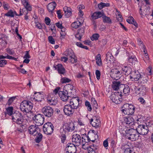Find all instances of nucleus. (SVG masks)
<instances>
[{
  "instance_id": "nucleus-46",
  "label": "nucleus",
  "mask_w": 153,
  "mask_h": 153,
  "mask_svg": "<svg viewBox=\"0 0 153 153\" xmlns=\"http://www.w3.org/2000/svg\"><path fill=\"white\" fill-rule=\"evenodd\" d=\"M19 12V14L18 15V16H22L23 15H27L28 13V12L27 10L25 8H23L22 9H20Z\"/></svg>"
},
{
  "instance_id": "nucleus-24",
  "label": "nucleus",
  "mask_w": 153,
  "mask_h": 153,
  "mask_svg": "<svg viewBox=\"0 0 153 153\" xmlns=\"http://www.w3.org/2000/svg\"><path fill=\"white\" fill-rule=\"evenodd\" d=\"M123 84H122L119 81H114L113 82L112 87L113 90L120 91L121 88L120 86Z\"/></svg>"
},
{
  "instance_id": "nucleus-30",
  "label": "nucleus",
  "mask_w": 153,
  "mask_h": 153,
  "mask_svg": "<svg viewBox=\"0 0 153 153\" xmlns=\"http://www.w3.org/2000/svg\"><path fill=\"white\" fill-rule=\"evenodd\" d=\"M103 14H104L103 13L100 11L96 12L92 14L91 18L93 19H96L102 16Z\"/></svg>"
},
{
  "instance_id": "nucleus-48",
  "label": "nucleus",
  "mask_w": 153,
  "mask_h": 153,
  "mask_svg": "<svg viewBox=\"0 0 153 153\" xmlns=\"http://www.w3.org/2000/svg\"><path fill=\"white\" fill-rule=\"evenodd\" d=\"M81 25V24L79 22L77 21L71 24V26L73 27L77 28Z\"/></svg>"
},
{
  "instance_id": "nucleus-5",
  "label": "nucleus",
  "mask_w": 153,
  "mask_h": 153,
  "mask_svg": "<svg viewBox=\"0 0 153 153\" xmlns=\"http://www.w3.org/2000/svg\"><path fill=\"white\" fill-rule=\"evenodd\" d=\"M12 120L17 124H21L23 120L22 114L18 111H16L13 114Z\"/></svg>"
},
{
  "instance_id": "nucleus-58",
  "label": "nucleus",
  "mask_w": 153,
  "mask_h": 153,
  "mask_svg": "<svg viewBox=\"0 0 153 153\" xmlns=\"http://www.w3.org/2000/svg\"><path fill=\"white\" fill-rule=\"evenodd\" d=\"M95 74L96 76V77L97 79L99 80L100 78V72L98 70H97L96 71Z\"/></svg>"
},
{
  "instance_id": "nucleus-63",
  "label": "nucleus",
  "mask_w": 153,
  "mask_h": 153,
  "mask_svg": "<svg viewBox=\"0 0 153 153\" xmlns=\"http://www.w3.org/2000/svg\"><path fill=\"white\" fill-rule=\"evenodd\" d=\"M66 136L64 134H62L61 136V142L62 143H64L66 140Z\"/></svg>"
},
{
  "instance_id": "nucleus-11",
  "label": "nucleus",
  "mask_w": 153,
  "mask_h": 153,
  "mask_svg": "<svg viewBox=\"0 0 153 153\" xmlns=\"http://www.w3.org/2000/svg\"><path fill=\"white\" fill-rule=\"evenodd\" d=\"M106 60L108 62L107 64V66L109 68H112L114 67L115 65L114 64V60L113 56L112 55L111 53L108 52L106 54Z\"/></svg>"
},
{
  "instance_id": "nucleus-20",
  "label": "nucleus",
  "mask_w": 153,
  "mask_h": 153,
  "mask_svg": "<svg viewBox=\"0 0 153 153\" xmlns=\"http://www.w3.org/2000/svg\"><path fill=\"white\" fill-rule=\"evenodd\" d=\"M65 131L68 132L72 131L74 130L75 126L73 123H70L66 124L63 127Z\"/></svg>"
},
{
  "instance_id": "nucleus-33",
  "label": "nucleus",
  "mask_w": 153,
  "mask_h": 153,
  "mask_svg": "<svg viewBox=\"0 0 153 153\" xmlns=\"http://www.w3.org/2000/svg\"><path fill=\"white\" fill-rule=\"evenodd\" d=\"M86 149L88 153H96V150L97 148H96V145H93V146H91L88 147H86Z\"/></svg>"
},
{
  "instance_id": "nucleus-27",
  "label": "nucleus",
  "mask_w": 153,
  "mask_h": 153,
  "mask_svg": "<svg viewBox=\"0 0 153 153\" xmlns=\"http://www.w3.org/2000/svg\"><path fill=\"white\" fill-rule=\"evenodd\" d=\"M21 2L22 4L24 6L25 8L28 11H31L32 10V7L30 5L28 1L27 0H21Z\"/></svg>"
},
{
  "instance_id": "nucleus-64",
  "label": "nucleus",
  "mask_w": 153,
  "mask_h": 153,
  "mask_svg": "<svg viewBox=\"0 0 153 153\" xmlns=\"http://www.w3.org/2000/svg\"><path fill=\"white\" fill-rule=\"evenodd\" d=\"M76 145H74V143H68L67 145L66 148H68L71 147H76Z\"/></svg>"
},
{
  "instance_id": "nucleus-32",
  "label": "nucleus",
  "mask_w": 153,
  "mask_h": 153,
  "mask_svg": "<svg viewBox=\"0 0 153 153\" xmlns=\"http://www.w3.org/2000/svg\"><path fill=\"white\" fill-rule=\"evenodd\" d=\"M63 9L67 17H68L71 15V9L70 8L65 6L63 8Z\"/></svg>"
},
{
  "instance_id": "nucleus-39",
  "label": "nucleus",
  "mask_w": 153,
  "mask_h": 153,
  "mask_svg": "<svg viewBox=\"0 0 153 153\" xmlns=\"http://www.w3.org/2000/svg\"><path fill=\"white\" fill-rule=\"evenodd\" d=\"M96 63L97 65L100 66L102 65V62L101 58V55L100 54H98L96 57Z\"/></svg>"
},
{
  "instance_id": "nucleus-49",
  "label": "nucleus",
  "mask_w": 153,
  "mask_h": 153,
  "mask_svg": "<svg viewBox=\"0 0 153 153\" xmlns=\"http://www.w3.org/2000/svg\"><path fill=\"white\" fill-rule=\"evenodd\" d=\"M71 81V79L66 77H63L61 79V82L62 83H68Z\"/></svg>"
},
{
  "instance_id": "nucleus-8",
  "label": "nucleus",
  "mask_w": 153,
  "mask_h": 153,
  "mask_svg": "<svg viewBox=\"0 0 153 153\" xmlns=\"http://www.w3.org/2000/svg\"><path fill=\"white\" fill-rule=\"evenodd\" d=\"M54 126L52 123L48 122L45 124L43 127V130L44 133L47 134H51L53 133Z\"/></svg>"
},
{
  "instance_id": "nucleus-54",
  "label": "nucleus",
  "mask_w": 153,
  "mask_h": 153,
  "mask_svg": "<svg viewBox=\"0 0 153 153\" xmlns=\"http://www.w3.org/2000/svg\"><path fill=\"white\" fill-rule=\"evenodd\" d=\"M111 146L113 149L116 147V143L114 140L111 139Z\"/></svg>"
},
{
  "instance_id": "nucleus-61",
  "label": "nucleus",
  "mask_w": 153,
  "mask_h": 153,
  "mask_svg": "<svg viewBox=\"0 0 153 153\" xmlns=\"http://www.w3.org/2000/svg\"><path fill=\"white\" fill-rule=\"evenodd\" d=\"M3 7L4 9L5 10H8L9 8L10 7L9 6V5L7 4H6L5 2H4L3 4Z\"/></svg>"
},
{
  "instance_id": "nucleus-34",
  "label": "nucleus",
  "mask_w": 153,
  "mask_h": 153,
  "mask_svg": "<svg viewBox=\"0 0 153 153\" xmlns=\"http://www.w3.org/2000/svg\"><path fill=\"white\" fill-rule=\"evenodd\" d=\"M74 53L71 49H67L64 52V55L68 57V58L74 56Z\"/></svg>"
},
{
  "instance_id": "nucleus-22",
  "label": "nucleus",
  "mask_w": 153,
  "mask_h": 153,
  "mask_svg": "<svg viewBox=\"0 0 153 153\" xmlns=\"http://www.w3.org/2000/svg\"><path fill=\"white\" fill-rule=\"evenodd\" d=\"M91 119L90 120V123L92 126L97 128H100L101 127V122L100 120L99 119Z\"/></svg>"
},
{
  "instance_id": "nucleus-9",
  "label": "nucleus",
  "mask_w": 153,
  "mask_h": 153,
  "mask_svg": "<svg viewBox=\"0 0 153 153\" xmlns=\"http://www.w3.org/2000/svg\"><path fill=\"white\" fill-rule=\"evenodd\" d=\"M149 126L143 125H139L137 128L138 134L142 135L146 134L149 131Z\"/></svg>"
},
{
  "instance_id": "nucleus-26",
  "label": "nucleus",
  "mask_w": 153,
  "mask_h": 153,
  "mask_svg": "<svg viewBox=\"0 0 153 153\" xmlns=\"http://www.w3.org/2000/svg\"><path fill=\"white\" fill-rule=\"evenodd\" d=\"M68 94L67 92L63 91H59L58 94L61 99L64 101H66L68 100Z\"/></svg>"
},
{
  "instance_id": "nucleus-36",
  "label": "nucleus",
  "mask_w": 153,
  "mask_h": 153,
  "mask_svg": "<svg viewBox=\"0 0 153 153\" xmlns=\"http://www.w3.org/2000/svg\"><path fill=\"white\" fill-rule=\"evenodd\" d=\"M47 100L48 103L50 105H55L57 103V101L56 100H55V98H48L47 99Z\"/></svg>"
},
{
  "instance_id": "nucleus-13",
  "label": "nucleus",
  "mask_w": 153,
  "mask_h": 153,
  "mask_svg": "<svg viewBox=\"0 0 153 153\" xmlns=\"http://www.w3.org/2000/svg\"><path fill=\"white\" fill-rule=\"evenodd\" d=\"M72 142L76 146H79L82 143L81 137L78 134H73L72 138Z\"/></svg>"
},
{
  "instance_id": "nucleus-6",
  "label": "nucleus",
  "mask_w": 153,
  "mask_h": 153,
  "mask_svg": "<svg viewBox=\"0 0 153 153\" xmlns=\"http://www.w3.org/2000/svg\"><path fill=\"white\" fill-rule=\"evenodd\" d=\"M145 7L143 11L140 12V15L142 16H146L149 19H152L153 18V11L151 10L149 6H146Z\"/></svg>"
},
{
  "instance_id": "nucleus-40",
  "label": "nucleus",
  "mask_w": 153,
  "mask_h": 153,
  "mask_svg": "<svg viewBox=\"0 0 153 153\" xmlns=\"http://www.w3.org/2000/svg\"><path fill=\"white\" fill-rule=\"evenodd\" d=\"M146 89L145 85H142L140 87V91L139 94L142 95H144L146 92Z\"/></svg>"
},
{
  "instance_id": "nucleus-18",
  "label": "nucleus",
  "mask_w": 153,
  "mask_h": 153,
  "mask_svg": "<svg viewBox=\"0 0 153 153\" xmlns=\"http://www.w3.org/2000/svg\"><path fill=\"white\" fill-rule=\"evenodd\" d=\"M89 134L87 136L86 134H83L81 137L82 139V148L84 149H86V147H84L85 145H88V143L89 142Z\"/></svg>"
},
{
  "instance_id": "nucleus-59",
  "label": "nucleus",
  "mask_w": 153,
  "mask_h": 153,
  "mask_svg": "<svg viewBox=\"0 0 153 153\" xmlns=\"http://www.w3.org/2000/svg\"><path fill=\"white\" fill-rule=\"evenodd\" d=\"M56 26L59 28L60 29L62 27V22H59L55 24Z\"/></svg>"
},
{
  "instance_id": "nucleus-28",
  "label": "nucleus",
  "mask_w": 153,
  "mask_h": 153,
  "mask_svg": "<svg viewBox=\"0 0 153 153\" xmlns=\"http://www.w3.org/2000/svg\"><path fill=\"white\" fill-rule=\"evenodd\" d=\"M128 145L126 144L122 146V149L124 150L123 153H135L133 148H128Z\"/></svg>"
},
{
  "instance_id": "nucleus-29",
  "label": "nucleus",
  "mask_w": 153,
  "mask_h": 153,
  "mask_svg": "<svg viewBox=\"0 0 153 153\" xmlns=\"http://www.w3.org/2000/svg\"><path fill=\"white\" fill-rule=\"evenodd\" d=\"M56 6L55 1H53L49 4L47 6V9L50 12L52 13Z\"/></svg>"
},
{
  "instance_id": "nucleus-56",
  "label": "nucleus",
  "mask_w": 153,
  "mask_h": 153,
  "mask_svg": "<svg viewBox=\"0 0 153 153\" xmlns=\"http://www.w3.org/2000/svg\"><path fill=\"white\" fill-rule=\"evenodd\" d=\"M48 40L49 42L51 44H54L55 43V42L54 39L52 36H49L48 37Z\"/></svg>"
},
{
  "instance_id": "nucleus-31",
  "label": "nucleus",
  "mask_w": 153,
  "mask_h": 153,
  "mask_svg": "<svg viewBox=\"0 0 153 153\" xmlns=\"http://www.w3.org/2000/svg\"><path fill=\"white\" fill-rule=\"evenodd\" d=\"M123 70L125 72V74L128 75H130L132 71L131 68L128 66H124L122 68Z\"/></svg>"
},
{
  "instance_id": "nucleus-7",
  "label": "nucleus",
  "mask_w": 153,
  "mask_h": 153,
  "mask_svg": "<svg viewBox=\"0 0 153 153\" xmlns=\"http://www.w3.org/2000/svg\"><path fill=\"white\" fill-rule=\"evenodd\" d=\"M33 119L35 122L37 126H41L44 122V115L40 114L35 115L33 118Z\"/></svg>"
},
{
  "instance_id": "nucleus-4",
  "label": "nucleus",
  "mask_w": 153,
  "mask_h": 153,
  "mask_svg": "<svg viewBox=\"0 0 153 153\" xmlns=\"http://www.w3.org/2000/svg\"><path fill=\"white\" fill-rule=\"evenodd\" d=\"M110 98L113 102L116 104L120 103L123 100L122 94L118 91L112 94L110 97Z\"/></svg>"
},
{
  "instance_id": "nucleus-21",
  "label": "nucleus",
  "mask_w": 153,
  "mask_h": 153,
  "mask_svg": "<svg viewBox=\"0 0 153 153\" xmlns=\"http://www.w3.org/2000/svg\"><path fill=\"white\" fill-rule=\"evenodd\" d=\"M121 87V88L120 90V93L122 94V91H123V93L125 95V96L128 95L130 93V88L129 86L127 85H125L123 84V85H121L120 86Z\"/></svg>"
},
{
  "instance_id": "nucleus-2",
  "label": "nucleus",
  "mask_w": 153,
  "mask_h": 153,
  "mask_svg": "<svg viewBox=\"0 0 153 153\" xmlns=\"http://www.w3.org/2000/svg\"><path fill=\"white\" fill-rule=\"evenodd\" d=\"M126 133V136L128 139L132 141L135 140L139 137V134L137 129L130 128L126 131H125Z\"/></svg>"
},
{
  "instance_id": "nucleus-25",
  "label": "nucleus",
  "mask_w": 153,
  "mask_h": 153,
  "mask_svg": "<svg viewBox=\"0 0 153 153\" xmlns=\"http://www.w3.org/2000/svg\"><path fill=\"white\" fill-rule=\"evenodd\" d=\"M124 122L126 124L132 126L134 124V119L131 117H126L123 118Z\"/></svg>"
},
{
  "instance_id": "nucleus-44",
  "label": "nucleus",
  "mask_w": 153,
  "mask_h": 153,
  "mask_svg": "<svg viewBox=\"0 0 153 153\" xmlns=\"http://www.w3.org/2000/svg\"><path fill=\"white\" fill-rule=\"evenodd\" d=\"M36 136V137L35 139V142L37 143H39L42 140V135L41 133L38 132V133L37 134Z\"/></svg>"
},
{
  "instance_id": "nucleus-23",
  "label": "nucleus",
  "mask_w": 153,
  "mask_h": 153,
  "mask_svg": "<svg viewBox=\"0 0 153 153\" xmlns=\"http://www.w3.org/2000/svg\"><path fill=\"white\" fill-rule=\"evenodd\" d=\"M85 32L84 27L79 29L77 30V33L75 35L76 38L80 41L82 37L84 34Z\"/></svg>"
},
{
  "instance_id": "nucleus-55",
  "label": "nucleus",
  "mask_w": 153,
  "mask_h": 153,
  "mask_svg": "<svg viewBox=\"0 0 153 153\" xmlns=\"http://www.w3.org/2000/svg\"><path fill=\"white\" fill-rule=\"evenodd\" d=\"M91 102L92 104L93 105L94 107L96 108H97V104L94 98H93L91 99Z\"/></svg>"
},
{
  "instance_id": "nucleus-52",
  "label": "nucleus",
  "mask_w": 153,
  "mask_h": 153,
  "mask_svg": "<svg viewBox=\"0 0 153 153\" xmlns=\"http://www.w3.org/2000/svg\"><path fill=\"white\" fill-rule=\"evenodd\" d=\"M85 104L86 106L87 107L88 110L89 111H91L92 108L90 102L88 101H86Z\"/></svg>"
},
{
  "instance_id": "nucleus-1",
  "label": "nucleus",
  "mask_w": 153,
  "mask_h": 153,
  "mask_svg": "<svg viewBox=\"0 0 153 153\" xmlns=\"http://www.w3.org/2000/svg\"><path fill=\"white\" fill-rule=\"evenodd\" d=\"M33 107V104L30 101L28 100H24L21 103L20 108L23 112L28 113L31 110Z\"/></svg>"
},
{
  "instance_id": "nucleus-50",
  "label": "nucleus",
  "mask_w": 153,
  "mask_h": 153,
  "mask_svg": "<svg viewBox=\"0 0 153 153\" xmlns=\"http://www.w3.org/2000/svg\"><path fill=\"white\" fill-rule=\"evenodd\" d=\"M7 111V114L10 116L13 115V108L12 107H9L6 109Z\"/></svg>"
},
{
  "instance_id": "nucleus-51",
  "label": "nucleus",
  "mask_w": 153,
  "mask_h": 153,
  "mask_svg": "<svg viewBox=\"0 0 153 153\" xmlns=\"http://www.w3.org/2000/svg\"><path fill=\"white\" fill-rule=\"evenodd\" d=\"M99 37V35L98 34L96 33L94 34L92 36L91 38V40H97Z\"/></svg>"
},
{
  "instance_id": "nucleus-15",
  "label": "nucleus",
  "mask_w": 153,
  "mask_h": 153,
  "mask_svg": "<svg viewBox=\"0 0 153 153\" xmlns=\"http://www.w3.org/2000/svg\"><path fill=\"white\" fill-rule=\"evenodd\" d=\"M141 74L137 71H132L130 75V78L133 81H137L140 79Z\"/></svg>"
},
{
  "instance_id": "nucleus-41",
  "label": "nucleus",
  "mask_w": 153,
  "mask_h": 153,
  "mask_svg": "<svg viewBox=\"0 0 153 153\" xmlns=\"http://www.w3.org/2000/svg\"><path fill=\"white\" fill-rule=\"evenodd\" d=\"M65 88L66 90L67 93H72L71 91L74 89V86L72 85L68 84H67L64 87Z\"/></svg>"
},
{
  "instance_id": "nucleus-42",
  "label": "nucleus",
  "mask_w": 153,
  "mask_h": 153,
  "mask_svg": "<svg viewBox=\"0 0 153 153\" xmlns=\"http://www.w3.org/2000/svg\"><path fill=\"white\" fill-rule=\"evenodd\" d=\"M128 62L130 63V65H133L134 64L137 60V58L134 56H131L129 57L128 59Z\"/></svg>"
},
{
  "instance_id": "nucleus-57",
  "label": "nucleus",
  "mask_w": 153,
  "mask_h": 153,
  "mask_svg": "<svg viewBox=\"0 0 153 153\" xmlns=\"http://www.w3.org/2000/svg\"><path fill=\"white\" fill-rule=\"evenodd\" d=\"M51 22V19L48 17H46L45 18V23L47 25H49Z\"/></svg>"
},
{
  "instance_id": "nucleus-43",
  "label": "nucleus",
  "mask_w": 153,
  "mask_h": 153,
  "mask_svg": "<svg viewBox=\"0 0 153 153\" xmlns=\"http://www.w3.org/2000/svg\"><path fill=\"white\" fill-rule=\"evenodd\" d=\"M89 142L91 141L92 142H94L96 138L98 137V136L94 133L89 134Z\"/></svg>"
},
{
  "instance_id": "nucleus-37",
  "label": "nucleus",
  "mask_w": 153,
  "mask_h": 153,
  "mask_svg": "<svg viewBox=\"0 0 153 153\" xmlns=\"http://www.w3.org/2000/svg\"><path fill=\"white\" fill-rule=\"evenodd\" d=\"M66 153H76V147H71L65 149Z\"/></svg>"
},
{
  "instance_id": "nucleus-12",
  "label": "nucleus",
  "mask_w": 153,
  "mask_h": 153,
  "mask_svg": "<svg viewBox=\"0 0 153 153\" xmlns=\"http://www.w3.org/2000/svg\"><path fill=\"white\" fill-rule=\"evenodd\" d=\"M111 77L114 79L118 80L121 76V72L118 69H112L110 73Z\"/></svg>"
},
{
  "instance_id": "nucleus-14",
  "label": "nucleus",
  "mask_w": 153,
  "mask_h": 153,
  "mask_svg": "<svg viewBox=\"0 0 153 153\" xmlns=\"http://www.w3.org/2000/svg\"><path fill=\"white\" fill-rule=\"evenodd\" d=\"M35 125H31L28 128V131L29 133L33 136H36L40 131V129L38 127Z\"/></svg>"
},
{
  "instance_id": "nucleus-10",
  "label": "nucleus",
  "mask_w": 153,
  "mask_h": 153,
  "mask_svg": "<svg viewBox=\"0 0 153 153\" xmlns=\"http://www.w3.org/2000/svg\"><path fill=\"white\" fill-rule=\"evenodd\" d=\"M42 111L45 116L50 117L53 115V109L49 106H45L42 108Z\"/></svg>"
},
{
  "instance_id": "nucleus-45",
  "label": "nucleus",
  "mask_w": 153,
  "mask_h": 153,
  "mask_svg": "<svg viewBox=\"0 0 153 153\" xmlns=\"http://www.w3.org/2000/svg\"><path fill=\"white\" fill-rule=\"evenodd\" d=\"M102 18L103 19V22L108 23H111V20L110 18L109 17L104 16V14H103V16H102Z\"/></svg>"
},
{
  "instance_id": "nucleus-3",
  "label": "nucleus",
  "mask_w": 153,
  "mask_h": 153,
  "mask_svg": "<svg viewBox=\"0 0 153 153\" xmlns=\"http://www.w3.org/2000/svg\"><path fill=\"white\" fill-rule=\"evenodd\" d=\"M121 111L125 114L131 115L134 113L135 108L132 105L126 104L122 107Z\"/></svg>"
},
{
  "instance_id": "nucleus-62",
  "label": "nucleus",
  "mask_w": 153,
  "mask_h": 153,
  "mask_svg": "<svg viewBox=\"0 0 153 153\" xmlns=\"http://www.w3.org/2000/svg\"><path fill=\"white\" fill-rule=\"evenodd\" d=\"M134 20V19L133 18L132 16H130L128 18L126 21L129 23H132Z\"/></svg>"
},
{
  "instance_id": "nucleus-47",
  "label": "nucleus",
  "mask_w": 153,
  "mask_h": 153,
  "mask_svg": "<svg viewBox=\"0 0 153 153\" xmlns=\"http://www.w3.org/2000/svg\"><path fill=\"white\" fill-rule=\"evenodd\" d=\"M69 60L70 61V62L74 64L77 62V58L74 54V56L71 57L69 58Z\"/></svg>"
},
{
  "instance_id": "nucleus-35",
  "label": "nucleus",
  "mask_w": 153,
  "mask_h": 153,
  "mask_svg": "<svg viewBox=\"0 0 153 153\" xmlns=\"http://www.w3.org/2000/svg\"><path fill=\"white\" fill-rule=\"evenodd\" d=\"M15 15L16 16L18 15V14H16V11L13 12L12 10H11L9 11L7 13H5L4 15L9 17H13L15 16Z\"/></svg>"
},
{
  "instance_id": "nucleus-60",
  "label": "nucleus",
  "mask_w": 153,
  "mask_h": 153,
  "mask_svg": "<svg viewBox=\"0 0 153 153\" xmlns=\"http://www.w3.org/2000/svg\"><path fill=\"white\" fill-rule=\"evenodd\" d=\"M15 97H12L10 98L8 100V103L9 105L11 104L15 100Z\"/></svg>"
},
{
  "instance_id": "nucleus-17",
  "label": "nucleus",
  "mask_w": 153,
  "mask_h": 153,
  "mask_svg": "<svg viewBox=\"0 0 153 153\" xmlns=\"http://www.w3.org/2000/svg\"><path fill=\"white\" fill-rule=\"evenodd\" d=\"M69 105H66L64 106L63 111L66 115L71 116L74 113V110Z\"/></svg>"
},
{
  "instance_id": "nucleus-19",
  "label": "nucleus",
  "mask_w": 153,
  "mask_h": 153,
  "mask_svg": "<svg viewBox=\"0 0 153 153\" xmlns=\"http://www.w3.org/2000/svg\"><path fill=\"white\" fill-rule=\"evenodd\" d=\"M53 68L60 74H64L65 73V70L61 64H59L56 66L53 65Z\"/></svg>"
},
{
  "instance_id": "nucleus-16",
  "label": "nucleus",
  "mask_w": 153,
  "mask_h": 153,
  "mask_svg": "<svg viewBox=\"0 0 153 153\" xmlns=\"http://www.w3.org/2000/svg\"><path fill=\"white\" fill-rule=\"evenodd\" d=\"M79 99L78 97H74L71 99L70 101L69 105L74 110L78 108L79 105Z\"/></svg>"
},
{
  "instance_id": "nucleus-53",
  "label": "nucleus",
  "mask_w": 153,
  "mask_h": 153,
  "mask_svg": "<svg viewBox=\"0 0 153 153\" xmlns=\"http://www.w3.org/2000/svg\"><path fill=\"white\" fill-rule=\"evenodd\" d=\"M7 63V61L5 59L0 60V67H3Z\"/></svg>"
},
{
  "instance_id": "nucleus-38",
  "label": "nucleus",
  "mask_w": 153,
  "mask_h": 153,
  "mask_svg": "<svg viewBox=\"0 0 153 153\" xmlns=\"http://www.w3.org/2000/svg\"><path fill=\"white\" fill-rule=\"evenodd\" d=\"M35 96V97H34L33 100L35 101H37L38 102H41L43 96L42 94L39 92L38 93V94Z\"/></svg>"
}]
</instances>
